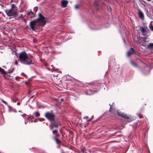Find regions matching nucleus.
<instances>
[{"mask_svg": "<svg viewBox=\"0 0 153 153\" xmlns=\"http://www.w3.org/2000/svg\"><path fill=\"white\" fill-rule=\"evenodd\" d=\"M148 1H150L151 0H147Z\"/></svg>", "mask_w": 153, "mask_h": 153, "instance_id": "obj_39", "label": "nucleus"}, {"mask_svg": "<svg viewBox=\"0 0 153 153\" xmlns=\"http://www.w3.org/2000/svg\"><path fill=\"white\" fill-rule=\"evenodd\" d=\"M61 144H57V145H58L57 147L58 148H60V146H61Z\"/></svg>", "mask_w": 153, "mask_h": 153, "instance_id": "obj_28", "label": "nucleus"}, {"mask_svg": "<svg viewBox=\"0 0 153 153\" xmlns=\"http://www.w3.org/2000/svg\"><path fill=\"white\" fill-rule=\"evenodd\" d=\"M5 12L7 15L8 16H10V10H7L5 11Z\"/></svg>", "mask_w": 153, "mask_h": 153, "instance_id": "obj_20", "label": "nucleus"}, {"mask_svg": "<svg viewBox=\"0 0 153 153\" xmlns=\"http://www.w3.org/2000/svg\"><path fill=\"white\" fill-rule=\"evenodd\" d=\"M51 122V124L49 126L51 130H52L54 127L56 128H58L59 125L61 124L59 121H56L55 120Z\"/></svg>", "mask_w": 153, "mask_h": 153, "instance_id": "obj_6", "label": "nucleus"}, {"mask_svg": "<svg viewBox=\"0 0 153 153\" xmlns=\"http://www.w3.org/2000/svg\"><path fill=\"white\" fill-rule=\"evenodd\" d=\"M88 91H87L85 92V94L87 95H90V94L88 93Z\"/></svg>", "mask_w": 153, "mask_h": 153, "instance_id": "obj_29", "label": "nucleus"}, {"mask_svg": "<svg viewBox=\"0 0 153 153\" xmlns=\"http://www.w3.org/2000/svg\"><path fill=\"white\" fill-rule=\"evenodd\" d=\"M35 116L36 117H38L40 115V114L39 112L37 111L35 112Z\"/></svg>", "mask_w": 153, "mask_h": 153, "instance_id": "obj_19", "label": "nucleus"}, {"mask_svg": "<svg viewBox=\"0 0 153 153\" xmlns=\"http://www.w3.org/2000/svg\"><path fill=\"white\" fill-rule=\"evenodd\" d=\"M137 116L139 117L140 118H143V116L142 114H137Z\"/></svg>", "mask_w": 153, "mask_h": 153, "instance_id": "obj_21", "label": "nucleus"}, {"mask_svg": "<svg viewBox=\"0 0 153 153\" xmlns=\"http://www.w3.org/2000/svg\"><path fill=\"white\" fill-rule=\"evenodd\" d=\"M109 105L110 106V107H111V105L110 104H109Z\"/></svg>", "mask_w": 153, "mask_h": 153, "instance_id": "obj_40", "label": "nucleus"}, {"mask_svg": "<svg viewBox=\"0 0 153 153\" xmlns=\"http://www.w3.org/2000/svg\"><path fill=\"white\" fill-rule=\"evenodd\" d=\"M135 51L134 49L132 48H131L130 50L128 52L127 55L128 56H130L132 53H133Z\"/></svg>", "mask_w": 153, "mask_h": 153, "instance_id": "obj_11", "label": "nucleus"}, {"mask_svg": "<svg viewBox=\"0 0 153 153\" xmlns=\"http://www.w3.org/2000/svg\"><path fill=\"white\" fill-rule=\"evenodd\" d=\"M130 63H131V64L132 66H134V67H138V65L137 64L135 63L133 61L131 60L130 61Z\"/></svg>", "mask_w": 153, "mask_h": 153, "instance_id": "obj_14", "label": "nucleus"}, {"mask_svg": "<svg viewBox=\"0 0 153 153\" xmlns=\"http://www.w3.org/2000/svg\"><path fill=\"white\" fill-rule=\"evenodd\" d=\"M52 134L54 136L53 137V139L54 140L56 144L61 143V141L58 138L59 136V134H58V131L55 129L52 131Z\"/></svg>", "mask_w": 153, "mask_h": 153, "instance_id": "obj_5", "label": "nucleus"}, {"mask_svg": "<svg viewBox=\"0 0 153 153\" xmlns=\"http://www.w3.org/2000/svg\"><path fill=\"white\" fill-rule=\"evenodd\" d=\"M14 1V0H11L10 1V2H12L13 1Z\"/></svg>", "mask_w": 153, "mask_h": 153, "instance_id": "obj_35", "label": "nucleus"}, {"mask_svg": "<svg viewBox=\"0 0 153 153\" xmlns=\"http://www.w3.org/2000/svg\"><path fill=\"white\" fill-rule=\"evenodd\" d=\"M27 14L28 15H30V17L31 18H33L35 16V14L31 11L27 13Z\"/></svg>", "mask_w": 153, "mask_h": 153, "instance_id": "obj_12", "label": "nucleus"}, {"mask_svg": "<svg viewBox=\"0 0 153 153\" xmlns=\"http://www.w3.org/2000/svg\"><path fill=\"white\" fill-rule=\"evenodd\" d=\"M18 64V62L16 60H15V64L17 65Z\"/></svg>", "mask_w": 153, "mask_h": 153, "instance_id": "obj_30", "label": "nucleus"}, {"mask_svg": "<svg viewBox=\"0 0 153 153\" xmlns=\"http://www.w3.org/2000/svg\"><path fill=\"white\" fill-rule=\"evenodd\" d=\"M10 113H11V115H13V111L11 110V107H10Z\"/></svg>", "mask_w": 153, "mask_h": 153, "instance_id": "obj_27", "label": "nucleus"}, {"mask_svg": "<svg viewBox=\"0 0 153 153\" xmlns=\"http://www.w3.org/2000/svg\"><path fill=\"white\" fill-rule=\"evenodd\" d=\"M9 108H10V106H8Z\"/></svg>", "mask_w": 153, "mask_h": 153, "instance_id": "obj_44", "label": "nucleus"}, {"mask_svg": "<svg viewBox=\"0 0 153 153\" xmlns=\"http://www.w3.org/2000/svg\"><path fill=\"white\" fill-rule=\"evenodd\" d=\"M137 10L138 11V14L139 17L141 19L143 20L144 19L143 13L139 8H137Z\"/></svg>", "mask_w": 153, "mask_h": 153, "instance_id": "obj_8", "label": "nucleus"}, {"mask_svg": "<svg viewBox=\"0 0 153 153\" xmlns=\"http://www.w3.org/2000/svg\"><path fill=\"white\" fill-rule=\"evenodd\" d=\"M68 1L66 0H63L61 2V5L64 8H65L67 7V4H68Z\"/></svg>", "mask_w": 153, "mask_h": 153, "instance_id": "obj_10", "label": "nucleus"}, {"mask_svg": "<svg viewBox=\"0 0 153 153\" xmlns=\"http://www.w3.org/2000/svg\"><path fill=\"white\" fill-rule=\"evenodd\" d=\"M151 30L153 31V25H152L150 27H149Z\"/></svg>", "mask_w": 153, "mask_h": 153, "instance_id": "obj_26", "label": "nucleus"}, {"mask_svg": "<svg viewBox=\"0 0 153 153\" xmlns=\"http://www.w3.org/2000/svg\"><path fill=\"white\" fill-rule=\"evenodd\" d=\"M28 119H30L31 120L32 119H33L34 118V117L33 116H30L29 117H28Z\"/></svg>", "mask_w": 153, "mask_h": 153, "instance_id": "obj_25", "label": "nucleus"}, {"mask_svg": "<svg viewBox=\"0 0 153 153\" xmlns=\"http://www.w3.org/2000/svg\"><path fill=\"white\" fill-rule=\"evenodd\" d=\"M118 115L120 116L123 118H124L126 119H128L129 118L128 116H127L126 114L122 113L121 111H119V112L118 113Z\"/></svg>", "mask_w": 153, "mask_h": 153, "instance_id": "obj_9", "label": "nucleus"}, {"mask_svg": "<svg viewBox=\"0 0 153 153\" xmlns=\"http://www.w3.org/2000/svg\"><path fill=\"white\" fill-rule=\"evenodd\" d=\"M19 102H17V104H19Z\"/></svg>", "mask_w": 153, "mask_h": 153, "instance_id": "obj_43", "label": "nucleus"}, {"mask_svg": "<svg viewBox=\"0 0 153 153\" xmlns=\"http://www.w3.org/2000/svg\"><path fill=\"white\" fill-rule=\"evenodd\" d=\"M33 122H34V123H36V122H37V120L36 119H35L33 121Z\"/></svg>", "mask_w": 153, "mask_h": 153, "instance_id": "obj_31", "label": "nucleus"}, {"mask_svg": "<svg viewBox=\"0 0 153 153\" xmlns=\"http://www.w3.org/2000/svg\"><path fill=\"white\" fill-rule=\"evenodd\" d=\"M11 53L13 55H14V56L17 55V53L16 52V50L15 49V50H13L12 49H10V53Z\"/></svg>", "mask_w": 153, "mask_h": 153, "instance_id": "obj_13", "label": "nucleus"}, {"mask_svg": "<svg viewBox=\"0 0 153 153\" xmlns=\"http://www.w3.org/2000/svg\"><path fill=\"white\" fill-rule=\"evenodd\" d=\"M80 8V6L78 5H76L75 6V8L76 9H79Z\"/></svg>", "mask_w": 153, "mask_h": 153, "instance_id": "obj_23", "label": "nucleus"}, {"mask_svg": "<svg viewBox=\"0 0 153 153\" xmlns=\"http://www.w3.org/2000/svg\"><path fill=\"white\" fill-rule=\"evenodd\" d=\"M18 60L22 64L25 65L33 64L31 59V57L29 58L25 51H23L19 53Z\"/></svg>", "mask_w": 153, "mask_h": 153, "instance_id": "obj_2", "label": "nucleus"}, {"mask_svg": "<svg viewBox=\"0 0 153 153\" xmlns=\"http://www.w3.org/2000/svg\"><path fill=\"white\" fill-rule=\"evenodd\" d=\"M123 136L122 134H119L117 135L116 137H123Z\"/></svg>", "mask_w": 153, "mask_h": 153, "instance_id": "obj_24", "label": "nucleus"}, {"mask_svg": "<svg viewBox=\"0 0 153 153\" xmlns=\"http://www.w3.org/2000/svg\"><path fill=\"white\" fill-rule=\"evenodd\" d=\"M92 85H93L95 84L94 82H92L91 83Z\"/></svg>", "mask_w": 153, "mask_h": 153, "instance_id": "obj_34", "label": "nucleus"}, {"mask_svg": "<svg viewBox=\"0 0 153 153\" xmlns=\"http://www.w3.org/2000/svg\"><path fill=\"white\" fill-rule=\"evenodd\" d=\"M60 132L61 133H62L61 130H60Z\"/></svg>", "mask_w": 153, "mask_h": 153, "instance_id": "obj_38", "label": "nucleus"}, {"mask_svg": "<svg viewBox=\"0 0 153 153\" xmlns=\"http://www.w3.org/2000/svg\"><path fill=\"white\" fill-rule=\"evenodd\" d=\"M140 30L141 32L143 33H144V32H146V31L145 28L142 27H140Z\"/></svg>", "mask_w": 153, "mask_h": 153, "instance_id": "obj_16", "label": "nucleus"}, {"mask_svg": "<svg viewBox=\"0 0 153 153\" xmlns=\"http://www.w3.org/2000/svg\"><path fill=\"white\" fill-rule=\"evenodd\" d=\"M33 10H34L35 13V14L38 10V7H35L33 9Z\"/></svg>", "mask_w": 153, "mask_h": 153, "instance_id": "obj_22", "label": "nucleus"}, {"mask_svg": "<svg viewBox=\"0 0 153 153\" xmlns=\"http://www.w3.org/2000/svg\"><path fill=\"white\" fill-rule=\"evenodd\" d=\"M63 100V99H62L61 100V101H62Z\"/></svg>", "mask_w": 153, "mask_h": 153, "instance_id": "obj_36", "label": "nucleus"}, {"mask_svg": "<svg viewBox=\"0 0 153 153\" xmlns=\"http://www.w3.org/2000/svg\"><path fill=\"white\" fill-rule=\"evenodd\" d=\"M45 117L48 120L51 122L55 120V115L52 111L46 112L45 114Z\"/></svg>", "mask_w": 153, "mask_h": 153, "instance_id": "obj_4", "label": "nucleus"}, {"mask_svg": "<svg viewBox=\"0 0 153 153\" xmlns=\"http://www.w3.org/2000/svg\"><path fill=\"white\" fill-rule=\"evenodd\" d=\"M3 102L4 103H5V102L4 101H3Z\"/></svg>", "mask_w": 153, "mask_h": 153, "instance_id": "obj_37", "label": "nucleus"}, {"mask_svg": "<svg viewBox=\"0 0 153 153\" xmlns=\"http://www.w3.org/2000/svg\"><path fill=\"white\" fill-rule=\"evenodd\" d=\"M0 72L2 74H6V72L3 68L0 67Z\"/></svg>", "mask_w": 153, "mask_h": 153, "instance_id": "obj_15", "label": "nucleus"}, {"mask_svg": "<svg viewBox=\"0 0 153 153\" xmlns=\"http://www.w3.org/2000/svg\"><path fill=\"white\" fill-rule=\"evenodd\" d=\"M88 118V116H85V117H84V118H85L86 119H87Z\"/></svg>", "mask_w": 153, "mask_h": 153, "instance_id": "obj_32", "label": "nucleus"}, {"mask_svg": "<svg viewBox=\"0 0 153 153\" xmlns=\"http://www.w3.org/2000/svg\"><path fill=\"white\" fill-rule=\"evenodd\" d=\"M148 48H153V43H150L147 46Z\"/></svg>", "mask_w": 153, "mask_h": 153, "instance_id": "obj_18", "label": "nucleus"}, {"mask_svg": "<svg viewBox=\"0 0 153 153\" xmlns=\"http://www.w3.org/2000/svg\"><path fill=\"white\" fill-rule=\"evenodd\" d=\"M21 16H22V17H23V16L22 15H21Z\"/></svg>", "mask_w": 153, "mask_h": 153, "instance_id": "obj_41", "label": "nucleus"}, {"mask_svg": "<svg viewBox=\"0 0 153 153\" xmlns=\"http://www.w3.org/2000/svg\"><path fill=\"white\" fill-rule=\"evenodd\" d=\"M109 111L112 113V115L116 116L118 115V113L119 112L118 111H117L114 108H112V105L110 107Z\"/></svg>", "mask_w": 153, "mask_h": 153, "instance_id": "obj_7", "label": "nucleus"}, {"mask_svg": "<svg viewBox=\"0 0 153 153\" xmlns=\"http://www.w3.org/2000/svg\"><path fill=\"white\" fill-rule=\"evenodd\" d=\"M39 17L37 19L30 22V28L33 30H35L37 29V25H39L41 27H43L46 23V18L43 16L41 14L39 13Z\"/></svg>", "mask_w": 153, "mask_h": 153, "instance_id": "obj_1", "label": "nucleus"}, {"mask_svg": "<svg viewBox=\"0 0 153 153\" xmlns=\"http://www.w3.org/2000/svg\"><path fill=\"white\" fill-rule=\"evenodd\" d=\"M4 77H5V75H4Z\"/></svg>", "mask_w": 153, "mask_h": 153, "instance_id": "obj_42", "label": "nucleus"}, {"mask_svg": "<svg viewBox=\"0 0 153 153\" xmlns=\"http://www.w3.org/2000/svg\"><path fill=\"white\" fill-rule=\"evenodd\" d=\"M15 113H16L17 112V111L15 110H14L13 111Z\"/></svg>", "mask_w": 153, "mask_h": 153, "instance_id": "obj_33", "label": "nucleus"}, {"mask_svg": "<svg viewBox=\"0 0 153 153\" xmlns=\"http://www.w3.org/2000/svg\"><path fill=\"white\" fill-rule=\"evenodd\" d=\"M121 131L116 132H115L114 133L111 134V136L112 137V136H115L117 134L120 133H121Z\"/></svg>", "mask_w": 153, "mask_h": 153, "instance_id": "obj_17", "label": "nucleus"}, {"mask_svg": "<svg viewBox=\"0 0 153 153\" xmlns=\"http://www.w3.org/2000/svg\"><path fill=\"white\" fill-rule=\"evenodd\" d=\"M18 8L14 4L11 5V8L10 9V19L13 18L15 19H18Z\"/></svg>", "mask_w": 153, "mask_h": 153, "instance_id": "obj_3", "label": "nucleus"}]
</instances>
